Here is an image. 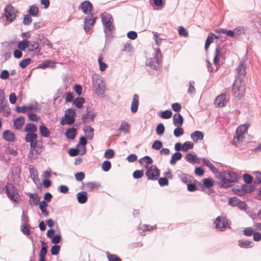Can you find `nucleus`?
<instances>
[{
    "label": "nucleus",
    "instance_id": "1",
    "mask_svg": "<svg viewBox=\"0 0 261 261\" xmlns=\"http://www.w3.org/2000/svg\"><path fill=\"white\" fill-rule=\"evenodd\" d=\"M37 130L36 125L33 123H27L24 127L26 134L24 140L26 142L30 143V151L29 155L40 154L43 148V142L41 139L37 140L38 135L35 133Z\"/></svg>",
    "mask_w": 261,
    "mask_h": 261
},
{
    "label": "nucleus",
    "instance_id": "2",
    "mask_svg": "<svg viewBox=\"0 0 261 261\" xmlns=\"http://www.w3.org/2000/svg\"><path fill=\"white\" fill-rule=\"evenodd\" d=\"M216 176L219 180L218 182L219 186L223 188H228L233 186L239 179L238 175L236 173L229 170L219 172Z\"/></svg>",
    "mask_w": 261,
    "mask_h": 261
},
{
    "label": "nucleus",
    "instance_id": "3",
    "mask_svg": "<svg viewBox=\"0 0 261 261\" xmlns=\"http://www.w3.org/2000/svg\"><path fill=\"white\" fill-rule=\"evenodd\" d=\"M243 179L246 184L242 185L239 188H233V192L239 196H244L246 194L253 192L255 188L254 185H251L253 181V177L248 173L243 175Z\"/></svg>",
    "mask_w": 261,
    "mask_h": 261
},
{
    "label": "nucleus",
    "instance_id": "4",
    "mask_svg": "<svg viewBox=\"0 0 261 261\" xmlns=\"http://www.w3.org/2000/svg\"><path fill=\"white\" fill-rule=\"evenodd\" d=\"M246 90L245 81L234 80L232 86L231 92L233 96L238 99H241L244 95Z\"/></svg>",
    "mask_w": 261,
    "mask_h": 261
},
{
    "label": "nucleus",
    "instance_id": "5",
    "mask_svg": "<svg viewBox=\"0 0 261 261\" xmlns=\"http://www.w3.org/2000/svg\"><path fill=\"white\" fill-rule=\"evenodd\" d=\"M5 189L8 197L14 202H18L20 198L17 188L13 184L7 183Z\"/></svg>",
    "mask_w": 261,
    "mask_h": 261
},
{
    "label": "nucleus",
    "instance_id": "6",
    "mask_svg": "<svg viewBox=\"0 0 261 261\" xmlns=\"http://www.w3.org/2000/svg\"><path fill=\"white\" fill-rule=\"evenodd\" d=\"M94 91L98 95H103L106 91V86L101 77L95 76L92 81Z\"/></svg>",
    "mask_w": 261,
    "mask_h": 261
},
{
    "label": "nucleus",
    "instance_id": "7",
    "mask_svg": "<svg viewBox=\"0 0 261 261\" xmlns=\"http://www.w3.org/2000/svg\"><path fill=\"white\" fill-rule=\"evenodd\" d=\"M162 56L161 50L159 48L155 49V54L153 58L147 60L148 65L151 66L154 69H157L162 62Z\"/></svg>",
    "mask_w": 261,
    "mask_h": 261
},
{
    "label": "nucleus",
    "instance_id": "8",
    "mask_svg": "<svg viewBox=\"0 0 261 261\" xmlns=\"http://www.w3.org/2000/svg\"><path fill=\"white\" fill-rule=\"evenodd\" d=\"M75 111L72 109H68L65 113V120H62L60 124L62 125L72 124L75 121Z\"/></svg>",
    "mask_w": 261,
    "mask_h": 261
},
{
    "label": "nucleus",
    "instance_id": "9",
    "mask_svg": "<svg viewBox=\"0 0 261 261\" xmlns=\"http://www.w3.org/2000/svg\"><path fill=\"white\" fill-rule=\"evenodd\" d=\"M160 170L155 166L151 165L147 168L145 175L148 180H156L160 176Z\"/></svg>",
    "mask_w": 261,
    "mask_h": 261
},
{
    "label": "nucleus",
    "instance_id": "10",
    "mask_svg": "<svg viewBox=\"0 0 261 261\" xmlns=\"http://www.w3.org/2000/svg\"><path fill=\"white\" fill-rule=\"evenodd\" d=\"M97 17L94 16V14H90L84 19V30L86 32H88L93 27L95 23Z\"/></svg>",
    "mask_w": 261,
    "mask_h": 261
},
{
    "label": "nucleus",
    "instance_id": "11",
    "mask_svg": "<svg viewBox=\"0 0 261 261\" xmlns=\"http://www.w3.org/2000/svg\"><path fill=\"white\" fill-rule=\"evenodd\" d=\"M5 15L7 21L11 22L16 18V14L14 8L11 5H7L4 9Z\"/></svg>",
    "mask_w": 261,
    "mask_h": 261
},
{
    "label": "nucleus",
    "instance_id": "12",
    "mask_svg": "<svg viewBox=\"0 0 261 261\" xmlns=\"http://www.w3.org/2000/svg\"><path fill=\"white\" fill-rule=\"evenodd\" d=\"M215 227L217 229L223 231L228 226V221L225 217L219 216L215 221Z\"/></svg>",
    "mask_w": 261,
    "mask_h": 261
},
{
    "label": "nucleus",
    "instance_id": "13",
    "mask_svg": "<svg viewBox=\"0 0 261 261\" xmlns=\"http://www.w3.org/2000/svg\"><path fill=\"white\" fill-rule=\"evenodd\" d=\"M246 66L244 62H240L237 69V74L235 80L244 81L246 74Z\"/></svg>",
    "mask_w": 261,
    "mask_h": 261
},
{
    "label": "nucleus",
    "instance_id": "14",
    "mask_svg": "<svg viewBox=\"0 0 261 261\" xmlns=\"http://www.w3.org/2000/svg\"><path fill=\"white\" fill-rule=\"evenodd\" d=\"M95 115L93 112L91 108H87V113L82 116V120L83 123H86L89 121H93Z\"/></svg>",
    "mask_w": 261,
    "mask_h": 261
},
{
    "label": "nucleus",
    "instance_id": "15",
    "mask_svg": "<svg viewBox=\"0 0 261 261\" xmlns=\"http://www.w3.org/2000/svg\"><path fill=\"white\" fill-rule=\"evenodd\" d=\"M214 103L217 107L222 108L224 107L227 103L226 94L222 93L217 96L215 99Z\"/></svg>",
    "mask_w": 261,
    "mask_h": 261
},
{
    "label": "nucleus",
    "instance_id": "16",
    "mask_svg": "<svg viewBox=\"0 0 261 261\" xmlns=\"http://www.w3.org/2000/svg\"><path fill=\"white\" fill-rule=\"evenodd\" d=\"M80 8L85 14H91L93 5L89 1H85L81 3Z\"/></svg>",
    "mask_w": 261,
    "mask_h": 261
},
{
    "label": "nucleus",
    "instance_id": "17",
    "mask_svg": "<svg viewBox=\"0 0 261 261\" xmlns=\"http://www.w3.org/2000/svg\"><path fill=\"white\" fill-rule=\"evenodd\" d=\"M28 51L30 52H34V54L35 55H39L40 51L41 48H39V44L35 42H30L29 46H28Z\"/></svg>",
    "mask_w": 261,
    "mask_h": 261
},
{
    "label": "nucleus",
    "instance_id": "18",
    "mask_svg": "<svg viewBox=\"0 0 261 261\" xmlns=\"http://www.w3.org/2000/svg\"><path fill=\"white\" fill-rule=\"evenodd\" d=\"M139 105V96L137 94H135L133 96V100L131 104V111L132 113H136L138 109Z\"/></svg>",
    "mask_w": 261,
    "mask_h": 261
},
{
    "label": "nucleus",
    "instance_id": "19",
    "mask_svg": "<svg viewBox=\"0 0 261 261\" xmlns=\"http://www.w3.org/2000/svg\"><path fill=\"white\" fill-rule=\"evenodd\" d=\"M179 177L182 182L187 184L189 182H193V181L197 182L193 176L186 173H182L179 176Z\"/></svg>",
    "mask_w": 261,
    "mask_h": 261
},
{
    "label": "nucleus",
    "instance_id": "20",
    "mask_svg": "<svg viewBox=\"0 0 261 261\" xmlns=\"http://www.w3.org/2000/svg\"><path fill=\"white\" fill-rule=\"evenodd\" d=\"M24 117L22 116H19L14 120L13 126L16 129H20L24 124Z\"/></svg>",
    "mask_w": 261,
    "mask_h": 261
},
{
    "label": "nucleus",
    "instance_id": "21",
    "mask_svg": "<svg viewBox=\"0 0 261 261\" xmlns=\"http://www.w3.org/2000/svg\"><path fill=\"white\" fill-rule=\"evenodd\" d=\"M3 137L8 142H13L15 139L14 134L9 130H6L3 133Z\"/></svg>",
    "mask_w": 261,
    "mask_h": 261
},
{
    "label": "nucleus",
    "instance_id": "22",
    "mask_svg": "<svg viewBox=\"0 0 261 261\" xmlns=\"http://www.w3.org/2000/svg\"><path fill=\"white\" fill-rule=\"evenodd\" d=\"M83 131L86 135L87 138L92 140L94 136V129L91 126L85 125L83 128Z\"/></svg>",
    "mask_w": 261,
    "mask_h": 261
},
{
    "label": "nucleus",
    "instance_id": "23",
    "mask_svg": "<svg viewBox=\"0 0 261 261\" xmlns=\"http://www.w3.org/2000/svg\"><path fill=\"white\" fill-rule=\"evenodd\" d=\"M202 161L203 164L207 166L213 173L217 174L219 173L218 170L211 163L209 160L203 158Z\"/></svg>",
    "mask_w": 261,
    "mask_h": 261
},
{
    "label": "nucleus",
    "instance_id": "24",
    "mask_svg": "<svg viewBox=\"0 0 261 261\" xmlns=\"http://www.w3.org/2000/svg\"><path fill=\"white\" fill-rule=\"evenodd\" d=\"M191 139L195 142L199 140H202L203 139V134L201 132L196 130L191 134Z\"/></svg>",
    "mask_w": 261,
    "mask_h": 261
},
{
    "label": "nucleus",
    "instance_id": "25",
    "mask_svg": "<svg viewBox=\"0 0 261 261\" xmlns=\"http://www.w3.org/2000/svg\"><path fill=\"white\" fill-rule=\"evenodd\" d=\"M87 193L85 191H82L77 194V201L80 203L83 204L87 202L88 197Z\"/></svg>",
    "mask_w": 261,
    "mask_h": 261
},
{
    "label": "nucleus",
    "instance_id": "26",
    "mask_svg": "<svg viewBox=\"0 0 261 261\" xmlns=\"http://www.w3.org/2000/svg\"><path fill=\"white\" fill-rule=\"evenodd\" d=\"M223 55L222 53L220 51V47L217 46L215 49V57L214 58V64L217 66L219 65V62L220 61V58H223Z\"/></svg>",
    "mask_w": 261,
    "mask_h": 261
},
{
    "label": "nucleus",
    "instance_id": "27",
    "mask_svg": "<svg viewBox=\"0 0 261 261\" xmlns=\"http://www.w3.org/2000/svg\"><path fill=\"white\" fill-rule=\"evenodd\" d=\"M214 38L218 39V36H216V35L212 33H210L208 34L204 45V48L205 50H207L210 44L213 42Z\"/></svg>",
    "mask_w": 261,
    "mask_h": 261
},
{
    "label": "nucleus",
    "instance_id": "28",
    "mask_svg": "<svg viewBox=\"0 0 261 261\" xmlns=\"http://www.w3.org/2000/svg\"><path fill=\"white\" fill-rule=\"evenodd\" d=\"M183 123V118L180 114H175L173 115V124L175 126H181Z\"/></svg>",
    "mask_w": 261,
    "mask_h": 261
},
{
    "label": "nucleus",
    "instance_id": "29",
    "mask_svg": "<svg viewBox=\"0 0 261 261\" xmlns=\"http://www.w3.org/2000/svg\"><path fill=\"white\" fill-rule=\"evenodd\" d=\"M55 67V62L49 60L45 61L38 65V68L45 69L48 67L54 68Z\"/></svg>",
    "mask_w": 261,
    "mask_h": 261
},
{
    "label": "nucleus",
    "instance_id": "30",
    "mask_svg": "<svg viewBox=\"0 0 261 261\" xmlns=\"http://www.w3.org/2000/svg\"><path fill=\"white\" fill-rule=\"evenodd\" d=\"M7 101H5L4 93L2 89H0V113H2L6 107Z\"/></svg>",
    "mask_w": 261,
    "mask_h": 261
},
{
    "label": "nucleus",
    "instance_id": "31",
    "mask_svg": "<svg viewBox=\"0 0 261 261\" xmlns=\"http://www.w3.org/2000/svg\"><path fill=\"white\" fill-rule=\"evenodd\" d=\"M87 143V139L84 136H81L80 138V142L77 145V147H80L81 145V148L83 149L82 153L81 154H84L86 152V148L85 145Z\"/></svg>",
    "mask_w": 261,
    "mask_h": 261
},
{
    "label": "nucleus",
    "instance_id": "32",
    "mask_svg": "<svg viewBox=\"0 0 261 261\" xmlns=\"http://www.w3.org/2000/svg\"><path fill=\"white\" fill-rule=\"evenodd\" d=\"M186 160L193 164H198L199 163V160L196 155L191 153H188L186 155Z\"/></svg>",
    "mask_w": 261,
    "mask_h": 261
},
{
    "label": "nucleus",
    "instance_id": "33",
    "mask_svg": "<svg viewBox=\"0 0 261 261\" xmlns=\"http://www.w3.org/2000/svg\"><path fill=\"white\" fill-rule=\"evenodd\" d=\"M152 162V159L149 156H145L143 158H142L140 160H139V163H140L141 165H144V167H145L146 168H148V166L151 164Z\"/></svg>",
    "mask_w": 261,
    "mask_h": 261
},
{
    "label": "nucleus",
    "instance_id": "34",
    "mask_svg": "<svg viewBox=\"0 0 261 261\" xmlns=\"http://www.w3.org/2000/svg\"><path fill=\"white\" fill-rule=\"evenodd\" d=\"M100 16L102 24L106 23V21H113L114 20L112 16L107 12L101 13Z\"/></svg>",
    "mask_w": 261,
    "mask_h": 261
},
{
    "label": "nucleus",
    "instance_id": "35",
    "mask_svg": "<svg viewBox=\"0 0 261 261\" xmlns=\"http://www.w3.org/2000/svg\"><path fill=\"white\" fill-rule=\"evenodd\" d=\"M39 132L41 135L45 138L49 136V130L44 125H41L39 126Z\"/></svg>",
    "mask_w": 261,
    "mask_h": 261
},
{
    "label": "nucleus",
    "instance_id": "36",
    "mask_svg": "<svg viewBox=\"0 0 261 261\" xmlns=\"http://www.w3.org/2000/svg\"><path fill=\"white\" fill-rule=\"evenodd\" d=\"M30 176L33 181L37 184L39 181L38 177V172L34 168H30Z\"/></svg>",
    "mask_w": 261,
    "mask_h": 261
},
{
    "label": "nucleus",
    "instance_id": "37",
    "mask_svg": "<svg viewBox=\"0 0 261 261\" xmlns=\"http://www.w3.org/2000/svg\"><path fill=\"white\" fill-rule=\"evenodd\" d=\"M40 201V198L38 195H34L31 194L30 195V203L32 205H37Z\"/></svg>",
    "mask_w": 261,
    "mask_h": 261
},
{
    "label": "nucleus",
    "instance_id": "38",
    "mask_svg": "<svg viewBox=\"0 0 261 261\" xmlns=\"http://www.w3.org/2000/svg\"><path fill=\"white\" fill-rule=\"evenodd\" d=\"M41 249L39 254V256L41 257H44L47 253V245L44 241H41Z\"/></svg>",
    "mask_w": 261,
    "mask_h": 261
},
{
    "label": "nucleus",
    "instance_id": "39",
    "mask_svg": "<svg viewBox=\"0 0 261 261\" xmlns=\"http://www.w3.org/2000/svg\"><path fill=\"white\" fill-rule=\"evenodd\" d=\"M47 206V203L44 201H42L39 203V207L42 214L46 217L49 215L48 212L46 210Z\"/></svg>",
    "mask_w": 261,
    "mask_h": 261
},
{
    "label": "nucleus",
    "instance_id": "40",
    "mask_svg": "<svg viewBox=\"0 0 261 261\" xmlns=\"http://www.w3.org/2000/svg\"><path fill=\"white\" fill-rule=\"evenodd\" d=\"M252 243V241L248 240H241L238 242V245L241 248H251V244Z\"/></svg>",
    "mask_w": 261,
    "mask_h": 261
},
{
    "label": "nucleus",
    "instance_id": "41",
    "mask_svg": "<svg viewBox=\"0 0 261 261\" xmlns=\"http://www.w3.org/2000/svg\"><path fill=\"white\" fill-rule=\"evenodd\" d=\"M113 21H106V23L102 24L105 33L111 32L114 29V26L113 24Z\"/></svg>",
    "mask_w": 261,
    "mask_h": 261
},
{
    "label": "nucleus",
    "instance_id": "42",
    "mask_svg": "<svg viewBox=\"0 0 261 261\" xmlns=\"http://www.w3.org/2000/svg\"><path fill=\"white\" fill-rule=\"evenodd\" d=\"M243 139L244 137L243 135L241 134H237V132H236V135L233 140V144L237 146L238 144L243 142Z\"/></svg>",
    "mask_w": 261,
    "mask_h": 261
},
{
    "label": "nucleus",
    "instance_id": "43",
    "mask_svg": "<svg viewBox=\"0 0 261 261\" xmlns=\"http://www.w3.org/2000/svg\"><path fill=\"white\" fill-rule=\"evenodd\" d=\"M76 129L74 127L69 128L66 132V136L67 138L73 139L76 135Z\"/></svg>",
    "mask_w": 261,
    "mask_h": 261
},
{
    "label": "nucleus",
    "instance_id": "44",
    "mask_svg": "<svg viewBox=\"0 0 261 261\" xmlns=\"http://www.w3.org/2000/svg\"><path fill=\"white\" fill-rule=\"evenodd\" d=\"M216 33H222L226 34L228 36L233 37H234V31L231 30H226L224 29H219L215 30Z\"/></svg>",
    "mask_w": 261,
    "mask_h": 261
},
{
    "label": "nucleus",
    "instance_id": "45",
    "mask_svg": "<svg viewBox=\"0 0 261 261\" xmlns=\"http://www.w3.org/2000/svg\"><path fill=\"white\" fill-rule=\"evenodd\" d=\"M30 43V41L28 40H26V39H24L22 41H20L19 43H18V48L20 50H25V49L27 48L28 47V46H29V44Z\"/></svg>",
    "mask_w": 261,
    "mask_h": 261
},
{
    "label": "nucleus",
    "instance_id": "46",
    "mask_svg": "<svg viewBox=\"0 0 261 261\" xmlns=\"http://www.w3.org/2000/svg\"><path fill=\"white\" fill-rule=\"evenodd\" d=\"M84 102L85 99L83 97H78L74 99L73 103L77 108L80 109L83 107Z\"/></svg>",
    "mask_w": 261,
    "mask_h": 261
},
{
    "label": "nucleus",
    "instance_id": "47",
    "mask_svg": "<svg viewBox=\"0 0 261 261\" xmlns=\"http://www.w3.org/2000/svg\"><path fill=\"white\" fill-rule=\"evenodd\" d=\"M203 186L208 189L212 187L214 184V180L212 178H204L203 179Z\"/></svg>",
    "mask_w": 261,
    "mask_h": 261
},
{
    "label": "nucleus",
    "instance_id": "48",
    "mask_svg": "<svg viewBox=\"0 0 261 261\" xmlns=\"http://www.w3.org/2000/svg\"><path fill=\"white\" fill-rule=\"evenodd\" d=\"M129 129V125L128 122L124 121L120 125L118 130L120 132H122L124 133H127L128 132Z\"/></svg>",
    "mask_w": 261,
    "mask_h": 261
},
{
    "label": "nucleus",
    "instance_id": "49",
    "mask_svg": "<svg viewBox=\"0 0 261 261\" xmlns=\"http://www.w3.org/2000/svg\"><path fill=\"white\" fill-rule=\"evenodd\" d=\"M248 126V125L245 124L240 125L237 128L236 132L237 134H241L243 135L247 132Z\"/></svg>",
    "mask_w": 261,
    "mask_h": 261
},
{
    "label": "nucleus",
    "instance_id": "50",
    "mask_svg": "<svg viewBox=\"0 0 261 261\" xmlns=\"http://www.w3.org/2000/svg\"><path fill=\"white\" fill-rule=\"evenodd\" d=\"M87 187L90 190L97 189L100 187V184L97 182H89L87 183Z\"/></svg>",
    "mask_w": 261,
    "mask_h": 261
},
{
    "label": "nucleus",
    "instance_id": "51",
    "mask_svg": "<svg viewBox=\"0 0 261 261\" xmlns=\"http://www.w3.org/2000/svg\"><path fill=\"white\" fill-rule=\"evenodd\" d=\"M20 228H21V231L22 232V233L24 234H25L27 236L30 235L31 231L30 228L29 227L28 224H22Z\"/></svg>",
    "mask_w": 261,
    "mask_h": 261
},
{
    "label": "nucleus",
    "instance_id": "52",
    "mask_svg": "<svg viewBox=\"0 0 261 261\" xmlns=\"http://www.w3.org/2000/svg\"><path fill=\"white\" fill-rule=\"evenodd\" d=\"M172 113L170 110H166L161 112L160 116L163 119H169L171 117Z\"/></svg>",
    "mask_w": 261,
    "mask_h": 261
},
{
    "label": "nucleus",
    "instance_id": "53",
    "mask_svg": "<svg viewBox=\"0 0 261 261\" xmlns=\"http://www.w3.org/2000/svg\"><path fill=\"white\" fill-rule=\"evenodd\" d=\"M195 82L193 81H191L189 83V88L187 92L189 94H194L196 92V89L194 87Z\"/></svg>",
    "mask_w": 261,
    "mask_h": 261
},
{
    "label": "nucleus",
    "instance_id": "54",
    "mask_svg": "<svg viewBox=\"0 0 261 261\" xmlns=\"http://www.w3.org/2000/svg\"><path fill=\"white\" fill-rule=\"evenodd\" d=\"M38 11V8L35 6L32 5L30 8L29 13L33 16H37Z\"/></svg>",
    "mask_w": 261,
    "mask_h": 261
},
{
    "label": "nucleus",
    "instance_id": "55",
    "mask_svg": "<svg viewBox=\"0 0 261 261\" xmlns=\"http://www.w3.org/2000/svg\"><path fill=\"white\" fill-rule=\"evenodd\" d=\"M194 144L190 141H186L182 145L183 151H186L193 148Z\"/></svg>",
    "mask_w": 261,
    "mask_h": 261
},
{
    "label": "nucleus",
    "instance_id": "56",
    "mask_svg": "<svg viewBox=\"0 0 261 261\" xmlns=\"http://www.w3.org/2000/svg\"><path fill=\"white\" fill-rule=\"evenodd\" d=\"M111 168V163L109 161H105L102 164V169L106 172L110 170Z\"/></svg>",
    "mask_w": 261,
    "mask_h": 261
},
{
    "label": "nucleus",
    "instance_id": "57",
    "mask_svg": "<svg viewBox=\"0 0 261 261\" xmlns=\"http://www.w3.org/2000/svg\"><path fill=\"white\" fill-rule=\"evenodd\" d=\"M114 154H115L114 151L113 149H108L105 151V154H104V156L106 159H110L113 158L114 156Z\"/></svg>",
    "mask_w": 261,
    "mask_h": 261
},
{
    "label": "nucleus",
    "instance_id": "58",
    "mask_svg": "<svg viewBox=\"0 0 261 261\" xmlns=\"http://www.w3.org/2000/svg\"><path fill=\"white\" fill-rule=\"evenodd\" d=\"M165 132V127L162 123L158 124L156 128V133L158 135H162Z\"/></svg>",
    "mask_w": 261,
    "mask_h": 261
},
{
    "label": "nucleus",
    "instance_id": "59",
    "mask_svg": "<svg viewBox=\"0 0 261 261\" xmlns=\"http://www.w3.org/2000/svg\"><path fill=\"white\" fill-rule=\"evenodd\" d=\"M144 174V171L143 170H136L133 174V176L135 179H139L141 178Z\"/></svg>",
    "mask_w": 261,
    "mask_h": 261
},
{
    "label": "nucleus",
    "instance_id": "60",
    "mask_svg": "<svg viewBox=\"0 0 261 261\" xmlns=\"http://www.w3.org/2000/svg\"><path fill=\"white\" fill-rule=\"evenodd\" d=\"M98 62L99 65V69L101 71H103L106 70L108 67L107 64L102 62V57H100L98 58Z\"/></svg>",
    "mask_w": 261,
    "mask_h": 261
},
{
    "label": "nucleus",
    "instance_id": "61",
    "mask_svg": "<svg viewBox=\"0 0 261 261\" xmlns=\"http://www.w3.org/2000/svg\"><path fill=\"white\" fill-rule=\"evenodd\" d=\"M31 61V59L30 58H27L23 59L19 63V66L22 68H25L27 66H28L30 64Z\"/></svg>",
    "mask_w": 261,
    "mask_h": 261
},
{
    "label": "nucleus",
    "instance_id": "62",
    "mask_svg": "<svg viewBox=\"0 0 261 261\" xmlns=\"http://www.w3.org/2000/svg\"><path fill=\"white\" fill-rule=\"evenodd\" d=\"M254 233V229L252 227H246L243 230V233L246 236H251Z\"/></svg>",
    "mask_w": 261,
    "mask_h": 261
},
{
    "label": "nucleus",
    "instance_id": "63",
    "mask_svg": "<svg viewBox=\"0 0 261 261\" xmlns=\"http://www.w3.org/2000/svg\"><path fill=\"white\" fill-rule=\"evenodd\" d=\"M173 133L176 137H179L184 134V130L181 127H178L174 130Z\"/></svg>",
    "mask_w": 261,
    "mask_h": 261
},
{
    "label": "nucleus",
    "instance_id": "64",
    "mask_svg": "<svg viewBox=\"0 0 261 261\" xmlns=\"http://www.w3.org/2000/svg\"><path fill=\"white\" fill-rule=\"evenodd\" d=\"M107 257L109 259V261H121V259L115 254H111L110 253H108Z\"/></svg>",
    "mask_w": 261,
    "mask_h": 261
}]
</instances>
